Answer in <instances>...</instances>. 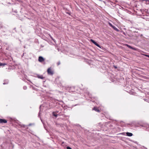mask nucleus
<instances>
[{
	"mask_svg": "<svg viewBox=\"0 0 149 149\" xmlns=\"http://www.w3.org/2000/svg\"><path fill=\"white\" fill-rule=\"evenodd\" d=\"M47 72L48 74L49 75H52L54 73V71L51 68H49L47 70Z\"/></svg>",
	"mask_w": 149,
	"mask_h": 149,
	"instance_id": "f257e3e1",
	"label": "nucleus"
},
{
	"mask_svg": "<svg viewBox=\"0 0 149 149\" xmlns=\"http://www.w3.org/2000/svg\"><path fill=\"white\" fill-rule=\"evenodd\" d=\"M90 40L93 43H94L95 45L97 47H99L100 48H101L100 45L99 44H98V43H97V42H95L93 40L91 39Z\"/></svg>",
	"mask_w": 149,
	"mask_h": 149,
	"instance_id": "f03ea898",
	"label": "nucleus"
},
{
	"mask_svg": "<svg viewBox=\"0 0 149 149\" xmlns=\"http://www.w3.org/2000/svg\"><path fill=\"white\" fill-rule=\"evenodd\" d=\"M109 24L110 26H111L115 30H116L117 31H119L118 29L117 28H116L115 26H113L112 25V24L110 23L109 22Z\"/></svg>",
	"mask_w": 149,
	"mask_h": 149,
	"instance_id": "7ed1b4c3",
	"label": "nucleus"
},
{
	"mask_svg": "<svg viewBox=\"0 0 149 149\" xmlns=\"http://www.w3.org/2000/svg\"><path fill=\"white\" fill-rule=\"evenodd\" d=\"M38 60L40 62H42L44 61L45 59L42 56H40L38 58Z\"/></svg>",
	"mask_w": 149,
	"mask_h": 149,
	"instance_id": "20e7f679",
	"label": "nucleus"
},
{
	"mask_svg": "<svg viewBox=\"0 0 149 149\" xmlns=\"http://www.w3.org/2000/svg\"><path fill=\"white\" fill-rule=\"evenodd\" d=\"M7 123V120L5 119H0V123Z\"/></svg>",
	"mask_w": 149,
	"mask_h": 149,
	"instance_id": "39448f33",
	"label": "nucleus"
},
{
	"mask_svg": "<svg viewBox=\"0 0 149 149\" xmlns=\"http://www.w3.org/2000/svg\"><path fill=\"white\" fill-rule=\"evenodd\" d=\"M93 110H94L95 111H97V112H100V110H99V109H98L97 107H94L93 108Z\"/></svg>",
	"mask_w": 149,
	"mask_h": 149,
	"instance_id": "423d86ee",
	"label": "nucleus"
},
{
	"mask_svg": "<svg viewBox=\"0 0 149 149\" xmlns=\"http://www.w3.org/2000/svg\"><path fill=\"white\" fill-rule=\"evenodd\" d=\"M126 134L128 136H131L133 135V134L131 133L127 132Z\"/></svg>",
	"mask_w": 149,
	"mask_h": 149,
	"instance_id": "0eeeda50",
	"label": "nucleus"
},
{
	"mask_svg": "<svg viewBox=\"0 0 149 149\" xmlns=\"http://www.w3.org/2000/svg\"><path fill=\"white\" fill-rule=\"evenodd\" d=\"M38 77L42 79H43L44 78L42 75H38Z\"/></svg>",
	"mask_w": 149,
	"mask_h": 149,
	"instance_id": "6e6552de",
	"label": "nucleus"
},
{
	"mask_svg": "<svg viewBox=\"0 0 149 149\" xmlns=\"http://www.w3.org/2000/svg\"><path fill=\"white\" fill-rule=\"evenodd\" d=\"M126 45L128 47H129V48H130V49H134V48H133V47H132L131 46H130L127 45V44H126Z\"/></svg>",
	"mask_w": 149,
	"mask_h": 149,
	"instance_id": "1a4fd4ad",
	"label": "nucleus"
},
{
	"mask_svg": "<svg viewBox=\"0 0 149 149\" xmlns=\"http://www.w3.org/2000/svg\"><path fill=\"white\" fill-rule=\"evenodd\" d=\"M6 64L5 63H2L0 62V66H5L6 65Z\"/></svg>",
	"mask_w": 149,
	"mask_h": 149,
	"instance_id": "9d476101",
	"label": "nucleus"
},
{
	"mask_svg": "<svg viewBox=\"0 0 149 149\" xmlns=\"http://www.w3.org/2000/svg\"><path fill=\"white\" fill-rule=\"evenodd\" d=\"M60 64V62L59 61L57 63V64L58 65H59Z\"/></svg>",
	"mask_w": 149,
	"mask_h": 149,
	"instance_id": "9b49d317",
	"label": "nucleus"
},
{
	"mask_svg": "<svg viewBox=\"0 0 149 149\" xmlns=\"http://www.w3.org/2000/svg\"><path fill=\"white\" fill-rule=\"evenodd\" d=\"M53 115L54 116H56V117H57V114H54V112L53 113Z\"/></svg>",
	"mask_w": 149,
	"mask_h": 149,
	"instance_id": "f8f14e48",
	"label": "nucleus"
},
{
	"mask_svg": "<svg viewBox=\"0 0 149 149\" xmlns=\"http://www.w3.org/2000/svg\"><path fill=\"white\" fill-rule=\"evenodd\" d=\"M144 56H146V57H148L149 58V55H147V54H144Z\"/></svg>",
	"mask_w": 149,
	"mask_h": 149,
	"instance_id": "ddd939ff",
	"label": "nucleus"
},
{
	"mask_svg": "<svg viewBox=\"0 0 149 149\" xmlns=\"http://www.w3.org/2000/svg\"><path fill=\"white\" fill-rule=\"evenodd\" d=\"M67 149H72L70 147H67Z\"/></svg>",
	"mask_w": 149,
	"mask_h": 149,
	"instance_id": "4468645a",
	"label": "nucleus"
},
{
	"mask_svg": "<svg viewBox=\"0 0 149 149\" xmlns=\"http://www.w3.org/2000/svg\"><path fill=\"white\" fill-rule=\"evenodd\" d=\"M113 67H114V68L115 69H117V67L116 66H113Z\"/></svg>",
	"mask_w": 149,
	"mask_h": 149,
	"instance_id": "2eb2a0df",
	"label": "nucleus"
},
{
	"mask_svg": "<svg viewBox=\"0 0 149 149\" xmlns=\"http://www.w3.org/2000/svg\"><path fill=\"white\" fill-rule=\"evenodd\" d=\"M8 83H3V84H8Z\"/></svg>",
	"mask_w": 149,
	"mask_h": 149,
	"instance_id": "dca6fc26",
	"label": "nucleus"
},
{
	"mask_svg": "<svg viewBox=\"0 0 149 149\" xmlns=\"http://www.w3.org/2000/svg\"><path fill=\"white\" fill-rule=\"evenodd\" d=\"M51 38L52 39H53V38H52L51 37Z\"/></svg>",
	"mask_w": 149,
	"mask_h": 149,
	"instance_id": "f3484780",
	"label": "nucleus"
}]
</instances>
